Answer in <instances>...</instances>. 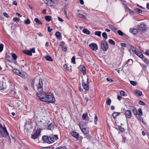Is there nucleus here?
<instances>
[{
  "label": "nucleus",
  "instance_id": "nucleus-1",
  "mask_svg": "<svg viewBox=\"0 0 149 149\" xmlns=\"http://www.w3.org/2000/svg\"><path fill=\"white\" fill-rule=\"evenodd\" d=\"M42 85V80L41 79H39V84L37 86V89L38 92L36 94L41 101L45 102L47 94L42 93L43 90Z\"/></svg>",
  "mask_w": 149,
  "mask_h": 149
},
{
  "label": "nucleus",
  "instance_id": "nucleus-2",
  "mask_svg": "<svg viewBox=\"0 0 149 149\" xmlns=\"http://www.w3.org/2000/svg\"><path fill=\"white\" fill-rule=\"evenodd\" d=\"M42 139L44 142L50 144L58 140V137L56 135H52L49 136H43L42 137Z\"/></svg>",
  "mask_w": 149,
  "mask_h": 149
},
{
  "label": "nucleus",
  "instance_id": "nucleus-3",
  "mask_svg": "<svg viewBox=\"0 0 149 149\" xmlns=\"http://www.w3.org/2000/svg\"><path fill=\"white\" fill-rule=\"evenodd\" d=\"M9 135L6 128L3 127L1 124L0 123V136L1 137H6Z\"/></svg>",
  "mask_w": 149,
  "mask_h": 149
},
{
  "label": "nucleus",
  "instance_id": "nucleus-4",
  "mask_svg": "<svg viewBox=\"0 0 149 149\" xmlns=\"http://www.w3.org/2000/svg\"><path fill=\"white\" fill-rule=\"evenodd\" d=\"M45 102L49 103H54L55 101V99L52 93L47 94Z\"/></svg>",
  "mask_w": 149,
  "mask_h": 149
},
{
  "label": "nucleus",
  "instance_id": "nucleus-5",
  "mask_svg": "<svg viewBox=\"0 0 149 149\" xmlns=\"http://www.w3.org/2000/svg\"><path fill=\"white\" fill-rule=\"evenodd\" d=\"M100 47L101 48L103 51H107L109 47L107 42L105 40L102 41L101 42Z\"/></svg>",
  "mask_w": 149,
  "mask_h": 149
},
{
  "label": "nucleus",
  "instance_id": "nucleus-6",
  "mask_svg": "<svg viewBox=\"0 0 149 149\" xmlns=\"http://www.w3.org/2000/svg\"><path fill=\"white\" fill-rule=\"evenodd\" d=\"M13 70L16 74L21 77L22 78H25L26 77V74L24 72H21L19 70L16 69H13Z\"/></svg>",
  "mask_w": 149,
  "mask_h": 149
},
{
  "label": "nucleus",
  "instance_id": "nucleus-7",
  "mask_svg": "<svg viewBox=\"0 0 149 149\" xmlns=\"http://www.w3.org/2000/svg\"><path fill=\"white\" fill-rule=\"evenodd\" d=\"M23 52L29 56H31L32 55V53H34L35 52V50L34 48H33L30 49L29 50H24Z\"/></svg>",
  "mask_w": 149,
  "mask_h": 149
},
{
  "label": "nucleus",
  "instance_id": "nucleus-8",
  "mask_svg": "<svg viewBox=\"0 0 149 149\" xmlns=\"http://www.w3.org/2000/svg\"><path fill=\"white\" fill-rule=\"evenodd\" d=\"M146 27L144 23H141L139 26L138 30L141 32H143L146 29Z\"/></svg>",
  "mask_w": 149,
  "mask_h": 149
},
{
  "label": "nucleus",
  "instance_id": "nucleus-9",
  "mask_svg": "<svg viewBox=\"0 0 149 149\" xmlns=\"http://www.w3.org/2000/svg\"><path fill=\"white\" fill-rule=\"evenodd\" d=\"M40 133V130L38 129L36 130L35 132L31 135V138L33 139H36L38 138Z\"/></svg>",
  "mask_w": 149,
  "mask_h": 149
},
{
  "label": "nucleus",
  "instance_id": "nucleus-10",
  "mask_svg": "<svg viewBox=\"0 0 149 149\" xmlns=\"http://www.w3.org/2000/svg\"><path fill=\"white\" fill-rule=\"evenodd\" d=\"M89 46L92 50L94 51H96L98 49L97 46L94 43H91Z\"/></svg>",
  "mask_w": 149,
  "mask_h": 149
},
{
  "label": "nucleus",
  "instance_id": "nucleus-11",
  "mask_svg": "<svg viewBox=\"0 0 149 149\" xmlns=\"http://www.w3.org/2000/svg\"><path fill=\"white\" fill-rule=\"evenodd\" d=\"M125 115L126 117L128 119H130L132 116V114L129 110H127L125 111Z\"/></svg>",
  "mask_w": 149,
  "mask_h": 149
},
{
  "label": "nucleus",
  "instance_id": "nucleus-12",
  "mask_svg": "<svg viewBox=\"0 0 149 149\" xmlns=\"http://www.w3.org/2000/svg\"><path fill=\"white\" fill-rule=\"evenodd\" d=\"M82 86L84 88L86 91H88L89 89V86L88 84H86L84 82L82 83Z\"/></svg>",
  "mask_w": 149,
  "mask_h": 149
},
{
  "label": "nucleus",
  "instance_id": "nucleus-13",
  "mask_svg": "<svg viewBox=\"0 0 149 149\" xmlns=\"http://www.w3.org/2000/svg\"><path fill=\"white\" fill-rule=\"evenodd\" d=\"M71 134L73 137H75L77 139L78 138L79 134L78 133L72 131L71 132Z\"/></svg>",
  "mask_w": 149,
  "mask_h": 149
},
{
  "label": "nucleus",
  "instance_id": "nucleus-14",
  "mask_svg": "<svg viewBox=\"0 0 149 149\" xmlns=\"http://www.w3.org/2000/svg\"><path fill=\"white\" fill-rule=\"evenodd\" d=\"M89 116H91V117L94 116V123L95 124H97V116H96V114H92L91 113V114L90 113L89 114Z\"/></svg>",
  "mask_w": 149,
  "mask_h": 149
},
{
  "label": "nucleus",
  "instance_id": "nucleus-15",
  "mask_svg": "<svg viewBox=\"0 0 149 149\" xmlns=\"http://www.w3.org/2000/svg\"><path fill=\"white\" fill-rule=\"evenodd\" d=\"M135 54L141 58H142L143 57L142 53L139 50H138Z\"/></svg>",
  "mask_w": 149,
  "mask_h": 149
},
{
  "label": "nucleus",
  "instance_id": "nucleus-16",
  "mask_svg": "<svg viewBox=\"0 0 149 149\" xmlns=\"http://www.w3.org/2000/svg\"><path fill=\"white\" fill-rule=\"evenodd\" d=\"M80 128L82 132L85 134H87L88 133V129L85 128H82L80 126Z\"/></svg>",
  "mask_w": 149,
  "mask_h": 149
},
{
  "label": "nucleus",
  "instance_id": "nucleus-17",
  "mask_svg": "<svg viewBox=\"0 0 149 149\" xmlns=\"http://www.w3.org/2000/svg\"><path fill=\"white\" fill-rule=\"evenodd\" d=\"M109 28L111 29L114 32L116 33L118 29L117 28L114 26L113 25H109Z\"/></svg>",
  "mask_w": 149,
  "mask_h": 149
},
{
  "label": "nucleus",
  "instance_id": "nucleus-18",
  "mask_svg": "<svg viewBox=\"0 0 149 149\" xmlns=\"http://www.w3.org/2000/svg\"><path fill=\"white\" fill-rule=\"evenodd\" d=\"M39 122L40 123V125L42 126H45L46 125V121L42 119L39 121Z\"/></svg>",
  "mask_w": 149,
  "mask_h": 149
},
{
  "label": "nucleus",
  "instance_id": "nucleus-19",
  "mask_svg": "<svg viewBox=\"0 0 149 149\" xmlns=\"http://www.w3.org/2000/svg\"><path fill=\"white\" fill-rule=\"evenodd\" d=\"M79 68H80V70L83 72L84 74H85V73H86V68L83 65H81L79 67Z\"/></svg>",
  "mask_w": 149,
  "mask_h": 149
},
{
  "label": "nucleus",
  "instance_id": "nucleus-20",
  "mask_svg": "<svg viewBox=\"0 0 149 149\" xmlns=\"http://www.w3.org/2000/svg\"><path fill=\"white\" fill-rule=\"evenodd\" d=\"M82 118L83 119H85L86 120H89V118L88 117L87 113H86L83 114Z\"/></svg>",
  "mask_w": 149,
  "mask_h": 149
},
{
  "label": "nucleus",
  "instance_id": "nucleus-21",
  "mask_svg": "<svg viewBox=\"0 0 149 149\" xmlns=\"http://www.w3.org/2000/svg\"><path fill=\"white\" fill-rule=\"evenodd\" d=\"M132 110L133 114L136 116L138 114L136 109L134 107H133L132 108Z\"/></svg>",
  "mask_w": 149,
  "mask_h": 149
},
{
  "label": "nucleus",
  "instance_id": "nucleus-22",
  "mask_svg": "<svg viewBox=\"0 0 149 149\" xmlns=\"http://www.w3.org/2000/svg\"><path fill=\"white\" fill-rule=\"evenodd\" d=\"M25 128L29 130L33 127L30 123H26L25 125Z\"/></svg>",
  "mask_w": 149,
  "mask_h": 149
},
{
  "label": "nucleus",
  "instance_id": "nucleus-23",
  "mask_svg": "<svg viewBox=\"0 0 149 149\" xmlns=\"http://www.w3.org/2000/svg\"><path fill=\"white\" fill-rule=\"evenodd\" d=\"M54 127V123H52L48 125L47 127V129L48 130H52Z\"/></svg>",
  "mask_w": 149,
  "mask_h": 149
},
{
  "label": "nucleus",
  "instance_id": "nucleus-24",
  "mask_svg": "<svg viewBox=\"0 0 149 149\" xmlns=\"http://www.w3.org/2000/svg\"><path fill=\"white\" fill-rule=\"evenodd\" d=\"M76 16L77 17L81 18H86V17L84 15L81 13H77L76 14Z\"/></svg>",
  "mask_w": 149,
  "mask_h": 149
},
{
  "label": "nucleus",
  "instance_id": "nucleus-25",
  "mask_svg": "<svg viewBox=\"0 0 149 149\" xmlns=\"http://www.w3.org/2000/svg\"><path fill=\"white\" fill-rule=\"evenodd\" d=\"M83 32L87 35H89L90 33V32L87 29H84L83 30Z\"/></svg>",
  "mask_w": 149,
  "mask_h": 149
},
{
  "label": "nucleus",
  "instance_id": "nucleus-26",
  "mask_svg": "<svg viewBox=\"0 0 149 149\" xmlns=\"http://www.w3.org/2000/svg\"><path fill=\"white\" fill-rule=\"evenodd\" d=\"M134 93L139 96H141L142 95V92L139 90L136 89L134 91Z\"/></svg>",
  "mask_w": 149,
  "mask_h": 149
},
{
  "label": "nucleus",
  "instance_id": "nucleus-27",
  "mask_svg": "<svg viewBox=\"0 0 149 149\" xmlns=\"http://www.w3.org/2000/svg\"><path fill=\"white\" fill-rule=\"evenodd\" d=\"M120 113L119 112H114L112 113V116L113 118H115L117 116H118L120 114Z\"/></svg>",
  "mask_w": 149,
  "mask_h": 149
},
{
  "label": "nucleus",
  "instance_id": "nucleus-28",
  "mask_svg": "<svg viewBox=\"0 0 149 149\" xmlns=\"http://www.w3.org/2000/svg\"><path fill=\"white\" fill-rule=\"evenodd\" d=\"M45 59L47 60L50 61H52L53 60L52 57L49 56H46Z\"/></svg>",
  "mask_w": 149,
  "mask_h": 149
},
{
  "label": "nucleus",
  "instance_id": "nucleus-29",
  "mask_svg": "<svg viewBox=\"0 0 149 149\" xmlns=\"http://www.w3.org/2000/svg\"><path fill=\"white\" fill-rule=\"evenodd\" d=\"M142 60L147 64L149 65V60L147 59L145 57H143L142 58Z\"/></svg>",
  "mask_w": 149,
  "mask_h": 149
},
{
  "label": "nucleus",
  "instance_id": "nucleus-30",
  "mask_svg": "<svg viewBox=\"0 0 149 149\" xmlns=\"http://www.w3.org/2000/svg\"><path fill=\"white\" fill-rule=\"evenodd\" d=\"M34 21L36 22L38 24H42L41 22L39 20V19L37 18H35L34 19Z\"/></svg>",
  "mask_w": 149,
  "mask_h": 149
},
{
  "label": "nucleus",
  "instance_id": "nucleus-31",
  "mask_svg": "<svg viewBox=\"0 0 149 149\" xmlns=\"http://www.w3.org/2000/svg\"><path fill=\"white\" fill-rule=\"evenodd\" d=\"M56 36L57 38L60 39L61 38V34L58 32H56Z\"/></svg>",
  "mask_w": 149,
  "mask_h": 149
},
{
  "label": "nucleus",
  "instance_id": "nucleus-32",
  "mask_svg": "<svg viewBox=\"0 0 149 149\" xmlns=\"http://www.w3.org/2000/svg\"><path fill=\"white\" fill-rule=\"evenodd\" d=\"M141 116V115H139V114H138V115L136 117L139 120H140L143 123V120Z\"/></svg>",
  "mask_w": 149,
  "mask_h": 149
},
{
  "label": "nucleus",
  "instance_id": "nucleus-33",
  "mask_svg": "<svg viewBox=\"0 0 149 149\" xmlns=\"http://www.w3.org/2000/svg\"><path fill=\"white\" fill-rule=\"evenodd\" d=\"M101 32L100 31H96L95 32L94 34L95 35L100 37L101 36Z\"/></svg>",
  "mask_w": 149,
  "mask_h": 149
},
{
  "label": "nucleus",
  "instance_id": "nucleus-34",
  "mask_svg": "<svg viewBox=\"0 0 149 149\" xmlns=\"http://www.w3.org/2000/svg\"><path fill=\"white\" fill-rule=\"evenodd\" d=\"M130 47L131 49L132 50L134 53H135L138 50L137 49L136 47H134L132 46Z\"/></svg>",
  "mask_w": 149,
  "mask_h": 149
},
{
  "label": "nucleus",
  "instance_id": "nucleus-35",
  "mask_svg": "<svg viewBox=\"0 0 149 149\" xmlns=\"http://www.w3.org/2000/svg\"><path fill=\"white\" fill-rule=\"evenodd\" d=\"M134 9L135 11L138 13H141L142 12V11L141 10L139 9L138 8H134Z\"/></svg>",
  "mask_w": 149,
  "mask_h": 149
},
{
  "label": "nucleus",
  "instance_id": "nucleus-36",
  "mask_svg": "<svg viewBox=\"0 0 149 149\" xmlns=\"http://www.w3.org/2000/svg\"><path fill=\"white\" fill-rule=\"evenodd\" d=\"M131 32L134 35H135L137 33L138 31L136 29H134L132 30L131 31Z\"/></svg>",
  "mask_w": 149,
  "mask_h": 149
},
{
  "label": "nucleus",
  "instance_id": "nucleus-37",
  "mask_svg": "<svg viewBox=\"0 0 149 149\" xmlns=\"http://www.w3.org/2000/svg\"><path fill=\"white\" fill-rule=\"evenodd\" d=\"M45 19L48 21H49L51 19V17L50 16H47L45 17Z\"/></svg>",
  "mask_w": 149,
  "mask_h": 149
},
{
  "label": "nucleus",
  "instance_id": "nucleus-38",
  "mask_svg": "<svg viewBox=\"0 0 149 149\" xmlns=\"http://www.w3.org/2000/svg\"><path fill=\"white\" fill-rule=\"evenodd\" d=\"M24 22L26 24H30V22L29 19L28 18H27L26 19L24 20Z\"/></svg>",
  "mask_w": 149,
  "mask_h": 149
},
{
  "label": "nucleus",
  "instance_id": "nucleus-39",
  "mask_svg": "<svg viewBox=\"0 0 149 149\" xmlns=\"http://www.w3.org/2000/svg\"><path fill=\"white\" fill-rule=\"evenodd\" d=\"M118 34L120 36H123L124 35H125V33H123L122 31L120 30H119L117 31Z\"/></svg>",
  "mask_w": 149,
  "mask_h": 149
},
{
  "label": "nucleus",
  "instance_id": "nucleus-40",
  "mask_svg": "<svg viewBox=\"0 0 149 149\" xmlns=\"http://www.w3.org/2000/svg\"><path fill=\"white\" fill-rule=\"evenodd\" d=\"M111 102V100L110 99H107L106 103L108 105H110Z\"/></svg>",
  "mask_w": 149,
  "mask_h": 149
},
{
  "label": "nucleus",
  "instance_id": "nucleus-41",
  "mask_svg": "<svg viewBox=\"0 0 149 149\" xmlns=\"http://www.w3.org/2000/svg\"><path fill=\"white\" fill-rule=\"evenodd\" d=\"M102 36L105 39H106L107 38V36L106 32H104L102 34Z\"/></svg>",
  "mask_w": 149,
  "mask_h": 149
},
{
  "label": "nucleus",
  "instance_id": "nucleus-42",
  "mask_svg": "<svg viewBox=\"0 0 149 149\" xmlns=\"http://www.w3.org/2000/svg\"><path fill=\"white\" fill-rule=\"evenodd\" d=\"M109 42L111 44L114 45L115 44V42L112 39H109Z\"/></svg>",
  "mask_w": 149,
  "mask_h": 149
},
{
  "label": "nucleus",
  "instance_id": "nucleus-43",
  "mask_svg": "<svg viewBox=\"0 0 149 149\" xmlns=\"http://www.w3.org/2000/svg\"><path fill=\"white\" fill-rule=\"evenodd\" d=\"M3 82L1 81H0V90H1L3 89Z\"/></svg>",
  "mask_w": 149,
  "mask_h": 149
},
{
  "label": "nucleus",
  "instance_id": "nucleus-44",
  "mask_svg": "<svg viewBox=\"0 0 149 149\" xmlns=\"http://www.w3.org/2000/svg\"><path fill=\"white\" fill-rule=\"evenodd\" d=\"M130 82L131 84L133 86H135L136 85V83L134 81H131Z\"/></svg>",
  "mask_w": 149,
  "mask_h": 149
},
{
  "label": "nucleus",
  "instance_id": "nucleus-45",
  "mask_svg": "<svg viewBox=\"0 0 149 149\" xmlns=\"http://www.w3.org/2000/svg\"><path fill=\"white\" fill-rule=\"evenodd\" d=\"M71 62L73 64L76 63L75 62V57L74 56H73L71 59Z\"/></svg>",
  "mask_w": 149,
  "mask_h": 149
},
{
  "label": "nucleus",
  "instance_id": "nucleus-46",
  "mask_svg": "<svg viewBox=\"0 0 149 149\" xmlns=\"http://www.w3.org/2000/svg\"><path fill=\"white\" fill-rule=\"evenodd\" d=\"M54 0H45L46 2L45 1V3H46L47 5H48V3H49L50 2L54 3Z\"/></svg>",
  "mask_w": 149,
  "mask_h": 149
},
{
  "label": "nucleus",
  "instance_id": "nucleus-47",
  "mask_svg": "<svg viewBox=\"0 0 149 149\" xmlns=\"http://www.w3.org/2000/svg\"><path fill=\"white\" fill-rule=\"evenodd\" d=\"M3 44H1L0 45V52H2L3 49Z\"/></svg>",
  "mask_w": 149,
  "mask_h": 149
},
{
  "label": "nucleus",
  "instance_id": "nucleus-48",
  "mask_svg": "<svg viewBox=\"0 0 149 149\" xmlns=\"http://www.w3.org/2000/svg\"><path fill=\"white\" fill-rule=\"evenodd\" d=\"M12 56L14 60H16L17 58V56L14 53H13L12 54Z\"/></svg>",
  "mask_w": 149,
  "mask_h": 149
},
{
  "label": "nucleus",
  "instance_id": "nucleus-49",
  "mask_svg": "<svg viewBox=\"0 0 149 149\" xmlns=\"http://www.w3.org/2000/svg\"><path fill=\"white\" fill-rule=\"evenodd\" d=\"M138 111L139 112V115H140L141 116H142L143 115L142 111L141 109H138Z\"/></svg>",
  "mask_w": 149,
  "mask_h": 149
},
{
  "label": "nucleus",
  "instance_id": "nucleus-50",
  "mask_svg": "<svg viewBox=\"0 0 149 149\" xmlns=\"http://www.w3.org/2000/svg\"><path fill=\"white\" fill-rule=\"evenodd\" d=\"M56 149H67L66 147L63 146H59Z\"/></svg>",
  "mask_w": 149,
  "mask_h": 149
},
{
  "label": "nucleus",
  "instance_id": "nucleus-51",
  "mask_svg": "<svg viewBox=\"0 0 149 149\" xmlns=\"http://www.w3.org/2000/svg\"><path fill=\"white\" fill-rule=\"evenodd\" d=\"M118 129L119 130L122 132H123L124 131V130L123 128L122 127L120 126L118 127Z\"/></svg>",
  "mask_w": 149,
  "mask_h": 149
},
{
  "label": "nucleus",
  "instance_id": "nucleus-52",
  "mask_svg": "<svg viewBox=\"0 0 149 149\" xmlns=\"http://www.w3.org/2000/svg\"><path fill=\"white\" fill-rule=\"evenodd\" d=\"M120 45L121 46V48H122L123 49H124L123 47H126V45L124 43H121Z\"/></svg>",
  "mask_w": 149,
  "mask_h": 149
},
{
  "label": "nucleus",
  "instance_id": "nucleus-53",
  "mask_svg": "<svg viewBox=\"0 0 149 149\" xmlns=\"http://www.w3.org/2000/svg\"><path fill=\"white\" fill-rule=\"evenodd\" d=\"M120 94L123 96H124L125 95V92L123 91H120Z\"/></svg>",
  "mask_w": 149,
  "mask_h": 149
},
{
  "label": "nucleus",
  "instance_id": "nucleus-54",
  "mask_svg": "<svg viewBox=\"0 0 149 149\" xmlns=\"http://www.w3.org/2000/svg\"><path fill=\"white\" fill-rule=\"evenodd\" d=\"M139 104L141 105H145V103L142 101L140 100L138 102Z\"/></svg>",
  "mask_w": 149,
  "mask_h": 149
},
{
  "label": "nucleus",
  "instance_id": "nucleus-55",
  "mask_svg": "<svg viewBox=\"0 0 149 149\" xmlns=\"http://www.w3.org/2000/svg\"><path fill=\"white\" fill-rule=\"evenodd\" d=\"M19 20V19L17 18V17H14L13 18V21L14 22H16L17 21H18Z\"/></svg>",
  "mask_w": 149,
  "mask_h": 149
},
{
  "label": "nucleus",
  "instance_id": "nucleus-56",
  "mask_svg": "<svg viewBox=\"0 0 149 149\" xmlns=\"http://www.w3.org/2000/svg\"><path fill=\"white\" fill-rule=\"evenodd\" d=\"M62 50L63 51L65 52L67 50V47L65 46H63L62 47Z\"/></svg>",
  "mask_w": 149,
  "mask_h": 149
},
{
  "label": "nucleus",
  "instance_id": "nucleus-57",
  "mask_svg": "<svg viewBox=\"0 0 149 149\" xmlns=\"http://www.w3.org/2000/svg\"><path fill=\"white\" fill-rule=\"evenodd\" d=\"M63 68H65L67 71L68 70L67 65L66 64H64L63 65Z\"/></svg>",
  "mask_w": 149,
  "mask_h": 149
},
{
  "label": "nucleus",
  "instance_id": "nucleus-58",
  "mask_svg": "<svg viewBox=\"0 0 149 149\" xmlns=\"http://www.w3.org/2000/svg\"><path fill=\"white\" fill-rule=\"evenodd\" d=\"M64 42L63 41H61V42H60V45L61 47H62L63 46V45H64Z\"/></svg>",
  "mask_w": 149,
  "mask_h": 149
},
{
  "label": "nucleus",
  "instance_id": "nucleus-59",
  "mask_svg": "<svg viewBox=\"0 0 149 149\" xmlns=\"http://www.w3.org/2000/svg\"><path fill=\"white\" fill-rule=\"evenodd\" d=\"M48 32H51L52 31V29H50V27L49 26H48Z\"/></svg>",
  "mask_w": 149,
  "mask_h": 149
},
{
  "label": "nucleus",
  "instance_id": "nucleus-60",
  "mask_svg": "<svg viewBox=\"0 0 149 149\" xmlns=\"http://www.w3.org/2000/svg\"><path fill=\"white\" fill-rule=\"evenodd\" d=\"M13 4L14 5L16 6H17V2L16 1H14L13 2Z\"/></svg>",
  "mask_w": 149,
  "mask_h": 149
},
{
  "label": "nucleus",
  "instance_id": "nucleus-61",
  "mask_svg": "<svg viewBox=\"0 0 149 149\" xmlns=\"http://www.w3.org/2000/svg\"><path fill=\"white\" fill-rule=\"evenodd\" d=\"M130 62V64H132L133 63L132 60L131 59H129L127 61V63H128L129 62Z\"/></svg>",
  "mask_w": 149,
  "mask_h": 149
},
{
  "label": "nucleus",
  "instance_id": "nucleus-62",
  "mask_svg": "<svg viewBox=\"0 0 149 149\" xmlns=\"http://www.w3.org/2000/svg\"><path fill=\"white\" fill-rule=\"evenodd\" d=\"M122 97L120 95H118L117 99L119 100H120L122 99Z\"/></svg>",
  "mask_w": 149,
  "mask_h": 149
},
{
  "label": "nucleus",
  "instance_id": "nucleus-63",
  "mask_svg": "<svg viewBox=\"0 0 149 149\" xmlns=\"http://www.w3.org/2000/svg\"><path fill=\"white\" fill-rule=\"evenodd\" d=\"M3 15L4 16H5V17H8V15L7 13H3Z\"/></svg>",
  "mask_w": 149,
  "mask_h": 149
},
{
  "label": "nucleus",
  "instance_id": "nucleus-64",
  "mask_svg": "<svg viewBox=\"0 0 149 149\" xmlns=\"http://www.w3.org/2000/svg\"><path fill=\"white\" fill-rule=\"evenodd\" d=\"M145 54L146 55H148L149 54V50H147L146 51Z\"/></svg>",
  "mask_w": 149,
  "mask_h": 149
}]
</instances>
